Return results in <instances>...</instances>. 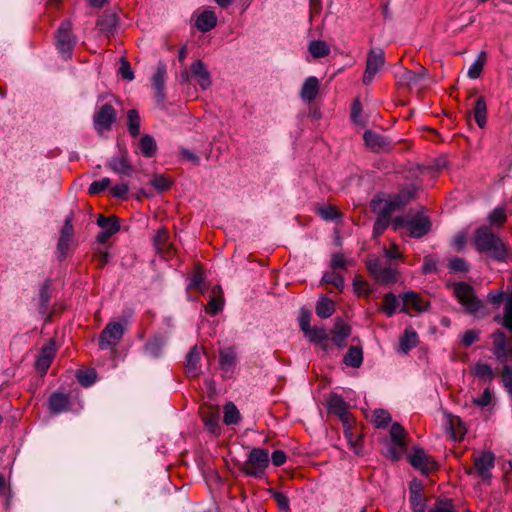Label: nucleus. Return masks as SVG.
<instances>
[{
    "label": "nucleus",
    "mask_w": 512,
    "mask_h": 512,
    "mask_svg": "<svg viewBox=\"0 0 512 512\" xmlns=\"http://www.w3.org/2000/svg\"><path fill=\"white\" fill-rule=\"evenodd\" d=\"M217 25V16L213 11L206 10L196 19L195 26L201 32H209Z\"/></svg>",
    "instance_id": "nucleus-28"
},
{
    "label": "nucleus",
    "mask_w": 512,
    "mask_h": 512,
    "mask_svg": "<svg viewBox=\"0 0 512 512\" xmlns=\"http://www.w3.org/2000/svg\"><path fill=\"white\" fill-rule=\"evenodd\" d=\"M502 325L512 331V292L506 298Z\"/></svg>",
    "instance_id": "nucleus-53"
},
{
    "label": "nucleus",
    "mask_w": 512,
    "mask_h": 512,
    "mask_svg": "<svg viewBox=\"0 0 512 512\" xmlns=\"http://www.w3.org/2000/svg\"><path fill=\"white\" fill-rule=\"evenodd\" d=\"M507 219L504 208H495L488 216L491 226L501 227Z\"/></svg>",
    "instance_id": "nucleus-49"
},
{
    "label": "nucleus",
    "mask_w": 512,
    "mask_h": 512,
    "mask_svg": "<svg viewBox=\"0 0 512 512\" xmlns=\"http://www.w3.org/2000/svg\"><path fill=\"white\" fill-rule=\"evenodd\" d=\"M119 18L116 13L104 12L97 20L98 29L106 34H112L118 25Z\"/></svg>",
    "instance_id": "nucleus-25"
},
{
    "label": "nucleus",
    "mask_w": 512,
    "mask_h": 512,
    "mask_svg": "<svg viewBox=\"0 0 512 512\" xmlns=\"http://www.w3.org/2000/svg\"><path fill=\"white\" fill-rule=\"evenodd\" d=\"M167 68L164 62H158L156 71L151 78L152 86L155 89V99L158 105L163 106L166 99L165 82Z\"/></svg>",
    "instance_id": "nucleus-11"
},
{
    "label": "nucleus",
    "mask_w": 512,
    "mask_h": 512,
    "mask_svg": "<svg viewBox=\"0 0 512 512\" xmlns=\"http://www.w3.org/2000/svg\"><path fill=\"white\" fill-rule=\"evenodd\" d=\"M119 73L121 74L122 78L126 80L132 81L134 79V73L130 63L125 58H121Z\"/></svg>",
    "instance_id": "nucleus-63"
},
{
    "label": "nucleus",
    "mask_w": 512,
    "mask_h": 512,
    "mask_svg": "<svg viewBox=\"0 0 512 512\" xmlns=\"http://www.w3.org/2000/svg\"><path fill=\"white\" fill-rule=\"evenodd\" d=\"M54 356H55V347L52 342L50 344L42 347L40 350L39 356L36 360V369L40 373L45 374L47 372V370L49 369Z\"/></svg>",
    "instance_id": "nucleus-20"
},
{
    "label": "nucleus",
    "mask_w": 512,
    "mask_h": 512,
    "mask_svg": "<svg viewBox=\"0 0 512 512\" xmlns=\"http://www.w3.org/2000/svg\"><path fill=\"white\" fill-rule=\"evenodd\" d=\"M311 342H321L328 339V334L324 328L311 327L310 331L304 333Z\"/></svg>",
    "instance_id": "nucleus-56"
},
{
    "label": "nucleus",
    "mask_w": 512,
    "mask_h": 512,
    "mask_svg": "<svg viewBox=\"0 0 512 512\" xmlns=\"http://www.w3.org/2000/svg\"><path fill=\"white\" fill-rule=\"evenodd\" d=\"M124 328L119 322H110L99 336V347L102 350L114 348L122 339Z\"/></svg>",
    "instance_id": "nucleus-9"
},
{
    "label": "nucleus",
    "mask_w": 512,
    "mask_h": 512,
    "mask_svg": "<svg viewBox=\"0 0 512 512\" xmlns=\"http://www.w3.org/2000/svg\"><path fill=\"white\" fill-rule=\"evenodd\" d=\"M449 269L453 272H467L469 270L468 264L462 258L455 257L449 261Z\"/></svg>",
    "instance_id": "nucleus-60"
},
{
    "label": "nucleus",
    "mask_w": 512,
    "mask_h": 512,
    "mask_svg": "<svg viewBox=\"0 0 512 512\" xmlns=\"http://www.w3.org/2000/svg\"><path fill=\"white\" fill-rule=\"evenodd\" d=\"M430 229V220L422 214L411 216L407 221V231L412 238H421L426 235Z\"/></svg>",
    "instance_id": "nucleus-16"
},
{
    "label": "nucleus",
    "mask_w": 512,
    "mask_h": 512,
    "mask_svg": "<svg viewBox=\"0 0 512 512\" xmlns=\"http://www.w3.org/2000/svg\"><path fill=\"white\" fill-rule=\"evenodd\" d=\"M201 351L197 345H194L186 356V369L189 375L196 377L199 374V362Z\"/></svg>",
    "instance_id": "nucleus-30"
},
{
    "label": "nucleus",
    "mask_w": 512,
    "mask_h": 512,
    "mask_svg": "<svg viewBox=\"0 0 512 512\" xmlns=\"http://www.w3.org/2000/svg\"><path fill=\"white\" fill-rule=\"evenodd\" d=\"M454 294L465 308L466 312L476 317H484L488 314L483 302L479 300L471 285L465 282L453 284Z\"/></svg>",
    "instance_id": "nucleus-3"
},
{
    "label": "nucleus",
    "mask_w": 512,
    "mask_h": 512,
    "mask_svg": "<svg viewBox=\"0 0 512 512\" xmlns=\"http://www.w3.org/2000/svg\"><path fill=\"white\" fill-rule=\"evenodd\" d=\"M398 306L399 301L393 293L390 292L385 294L382 311L386 314V316L392 317L395 314Z\"/></svg>",
    "instance_id": "nucleus-44"
},
{
    "label": "nucleus",
    "mask_w": 512,
    "mask_h": 512,
    "mask_svg": "<svg viewBox=\"0 0 512 512\" xmlns=\"http://www.w3.org/2000/svg\"><path fill=\"white\" fill-rule=\"evenodd\" d=\"M353 288L357 295L368 296L371 293L369 283L359 276L354 278Z\"/></svg>",
    "instance_id": "nucleus-55"
},
{
    "label": "nucleus",
    "mask_w": 512,
    "mask_h": 512,
    "mask_svg": "<svg viewBox=\"0 0 512 512\" xmlns=\"http://www.w3.org/2000/svg\"><path fill=\"white\" fill-rule=\"evenodd\" d=\"M373 422L377 428H384L391 422V415L387 410L376 409Z\"/></svg>",
    "instance_id": "nucleus-51"
},
{
    "label": "nucleus",
    "mask_w": 512,
    "mask_h": 512,
    "mask_svg": "<svg viewBox=\"0 0 512 512\" xmlns=\"http://www.w3.org/2000/svg\"><path fill=\"white\" fill-rule=\"evenodd\" d=\"M425 74L426 70L423 68L419 73L404 69L398 76V82L401 86H407L411 88L413 86H416L424 78Z\"/></svg>",
    "instance_id": "nucleus-31"
},
{
    "label": "nucleus",
    "mask_w": 512,
    "mask_h": 512,
    "mask_svg": "<svg viewBox=\"0 0 512 512\" xmlns=\"http://www.w3.org/2000/svg\"><path fill=\"white\" fill-rule=\"evenodd\" d=\"M128 118V131L132 137H137L140 134L141 119L137 110L130 109L127 112Z\"/></svg>",
    "instance_id": "nucleus-40"
},
{
    "label": "nucleus",
    "mask_w": 512,
    "mask_h": 512,
    "mask_svg": "<svg viewBox=\"0 0 512 512\" xmlns=\"http://www.w3.org/2000/svg\"><path fill=\"white\" fill-rule=\"evenodd\" d=\"M321 281L325 284H332L339 290H343L345 286L344 277L336 272H326Z\"/></svg>",
    "instance_id": "nucleus-46"
},
{
    "label": "nucleus",
    "mask_w": 512,
    "mask_h": 512,
    "mask_svg": "<svg viewBox=\"0 0 512 512\" xmlns=\"http://www.w3.org/2000/svg\"><path fill=\"white\" fill-rule=\"evenodd\" d=\"M363 139L366 146L374 151L387 150L390 148V143L386 137L371 130L364 132Z\"/></svg>",
    "instance_id": "nucleus-22"
},
{
    "label": "nucleus",
    "mask_w": 512,
    "mask_h": 512,
    "mask_svg": "<svg viewBox=\"0 0 512 512\" xmlns=\"http://www.w3.org/2000/svg\"><path fill=\"white\" fill-rule=\"evenodd\" d=\"M150 184L158 191H166L170 188L172 182L164 175H155Z\"/></svg>",
    "instance_id": "nucleus-57"
},
{
    "label": "nucleus",
    "mask_w": 512,
    "mask_h": 512,
    "mask_svg": "<svg viewBox=\"0 0 512 512\" xmlns=\"http://www.w3.org/2000/svg\"><path fill=\"white\" fill-rule=\"evenodd\" d=\"M493 347L492 352L500 363H506L509 359V346L507 338L503 331L497 330L492 334Z\"/></svg>",
    "instance_id": "nucleus-17"
},
{
    "label": "nucleus",
    "mask_w": 512,
    "mask_h": 512,
    "mask_svg": "<svg viewBox=\"0 0 512 512\" xmlns=\"http://www.w3.org/2000/svg\"><path fill=\"white\" fill-rule=\"evenodd\" d=\"M415 194L416 189L412 187L402 190L389 200H380L378 203H383V206L378 214L391 219L392 214L407 205L415 197Z\"/></svg>",
    "instance_id": "nucleus-7"
},
{
    "label": "nucleus",
    "mask_w": 512,
    "mask_h": 512,
    "mask_svg": "<svg viewBox=\"0 0 512 512\" xmlns=\"http://www.w3.org/2000/svg\"><path fill=\"white\" fill-rule=\"evenodd\" d=\"M108 167L118 174L130 175L133 172L126 151L121 152L119 156L112 157L108 162Z\"/></svg>",
    "instance_id": "nucleus-23"
},
{
    "label": "nucleus",
    "mask_w": 512,
    "mask_h": 512,
    "mask_svg": "<svg viewBox=\"0 0 512 512\" xmlns=\"http://www.w3.org/2000/svg\"><path fill=\"white\" fill-rule=\"evenodd\" d=\"M348 264V261L341 253H334L331 256L330 266L332 269H345Z\"/></svg>",
    "instance_id": "nucleus-61"
},
{
    "label": "nucleus",
    "mask_w": 512,
    "mask_h": 512,
    "mask_svg": "<svg viewBox=\"0 0 512 512\" xmlns=\"http://www.w3.org/2000/svg\"><path fill=\"white\" fill-rule=\"evenodd\" d=\"M495 466V455L490 451L482 452L474 457V467L467 470V474H477L483 484L490 485L492 470Z\"/></svg>",
    "instance_id": "nucleus-5"
},
{
    "label": "nucleus",
    "mask_w": 512,
    "mask_h": 512,
    "mask_svg": "<svg viewBox=\"0 0 512 512\" xmlns=\"http://www.w3.org/2000/svg\"><path fill=\"white\" fill-rule=\"evenodd\" d=\"M505 292L503 290H491L487 295V300L495 308H499L505 299Z\"/></svg>",
    "instance_id": "nucleus-59"
},
{
    "label": "nucleus",
    "mask_w": 512,
    "mask_h": 512,
    "mask_svg": "<svg viewBox=\"0 0 512 512\" xmlns=\"http://www.w3.org/2000/svg\"><path fill=\"white\" fill-rule=\"evenodd\" d=\"M405 435L404 428L399 423H394L390 429L391 440L399 447L404 446L403 437Z\"/></svg>",
    "instance_id": "nucleus-52"
},
{
    "label": "nucleus",
    "mask_w": 512,
    "mask_h": 512,
    "mask_svg": "<svg viewBox=\"0 0 512 512\" xmlns=\"http://www.w3.org/2000/svg\"><path fill=\"white\" fill-rule=\"evenodd\" d=\"M129 187L126 183L116 184L112 189L111 193L114 197L119 199H126L128 195Z\"/></svg>",
    "instance_id": "nucleus-64"
},
{
    "label": "nucleus",
    "mask_w": 512,
    "mask_h": 512,
    "mask_svg": "<svg viewBox=\"0 0 512 512\" xmlns=\"http://www.w3.org/2000/svg\"><path fill=\"white\" fill-rule=\"evenodd\" d=\"M366 266L372 277L381 285H392L397 282L398 271L392 264L383 263L377 258H370Z\"/></svg>",
    "instance_id": "nucleus-4"
},
{
    "label": "nucleus",
    "mask_w": 512,
    "mask_h": 512,
    "mask_svg": "<svg viewBox=\"0 0 512 512\" xmlns=\"http://www.w3.org/2000/svg\"><path fill=\"white\" fill-rule=\"evenodd\" d=\"M73 237V217L70 215L65 219L64 226L61 230V234L57 243V253L60 259H64L67 256L70 245L73 242Z\"/></svg>",
    "instance_id": "nucleus-13"
},
{
    "label": "nucleus",
    "mask_w": 512,
    "mask_h": 512,
    "mask_svg": "<svg viewBox=\"0 0 512 512\" xmlns=\"http://www.w3.org/2000/svg\"><path fill=\"white\" fill-rule=\"evenodd\" d=\"M318 92L319 80L314 76H310L305 80L300 95L303 100L312 102L316 99Z\"/></svg>",
    "instance_id": "nucleus-29"
},
{
    "label": "nucleus",
    "mask_w": 512,
    "mask_h": 512,
    "mask_svg": "<svg viewBox=\"0 0 512 512\" xmlns=\"http://www.w3.org/2000/svg\"><path fill=\"white\" fill-rule=\"evenodd\" d=\"M116 120V110L111 104L102 105L94 114L93 123L97 131L109 130Z\"/></svg>",
    "instance_id": "nucleus-12"
},
{
    "label": "nucleus",
    "mask_w": 512,
    "mask_h": 512,
    "mask_svg": "<svg viewBox=\"0 0 512 512\" xmlns=\"http://www.w3.org/2000/svg\"><path fill=\"white\" fill-rule=\"evenodd\" d=\"M384 64L385 57L383 50L380 48L371 49L366 59V68L362 78L363 84L369 85Z\"/></svg>",
    "instance_id": "nucleus-8"
},
{
    "label": "nucleus",
    "mask_w": 512,
    "mask_h": 512,
    "mask_svg": "<svg viewBox=\"0 0 512 512\" xmlns=\"http://www.w3.org/2000/svg\"><path fill=\"white\" fill-rule=\"evenodd\" d=\"M391 219L386 218L381 215H377V218L373 225V236L378 237L380 236L390 225Z\"/></svg>",
    "instance_id": "nucleus-54"
},
{
    "label": "nucleus",
    "mask_w": 512,
    "mask_h": 512,
    "mask_svg": "<svg viewBox=\"0 0 512 512\" xmlns=\"http://www.w3.org/2000/svg\"><path fill=\"white\" fill-rule=\"evenodd\" d=\"M308 50L314 58H323L329 55L330 48L320 40H313L309 43Z\"/></svg>",
    "instance_id": "nucleus-41"
},
{
    "label": "nucleus",
    "mask_w": 512,
    "mask_h": 512,
    "mask_svg": "<svg viewBox=\"0 0 512 512\" xmlns=\"http://www.w3.org/2000/svg\"><path fill=\"white\" fill-rule=\"evenodd\" d=\"M316 314L322 319L329 318L335 311V303L327 297H322L316 304Z\"/></svg>",
    "instance_id": "nucleus-36"
},
{
    "label": "nucleus",
    "mask_w": 512,
    "mask_h": 512,
    "mask_svg": "<svg viewBox=\"0 0 512 512\" xmlns=\"http://www.w3.org/2000/svg\"><path fill=\"white\" fill-rule=\"evenodd\" d=\"M97 224L102 229L97 235V241L101 244L106 243L111 236L120 230L119 219L116 216L105 217L99 215Z\"/></svg>",
    "instance_id": "nucleus-15"
},
{
    "label": "nucleus",
    "mask_w": 512,
    "mask_h": 512,
    "mask_svg": "<svg viewBox=\"0 0 512 512\" xmlns=\"http://www.w3.org/2000/svg\"><path fill=\"white\" fill-rule=\"evenodd\" d=\"M236 361V353L232 348H227L220 351L219 365L222 372H224L227 376L233 374L236 367Z\"/></svg>",
    "instance_id": "nucleus-24"
},
{
    "label": "nucleus",
    "mask_w": 512,
    "mask_h": 512,
    "mask_svg": "<svg viewBox=\"0 0 512 512\" xmlns=\"http://www.w3.org/2000/svg\"><path fill=\"white\" fill-rule=\"evenodd\" d=\"M429 512H456L451 500L439 501Z\"/></svg>",
    "instance_id": "nucleus-62"
},
{
    "label": "nucleus",
    "mask_w": 512,
    "mask_h": 512,
    "mask_svg": "<svg viewBox=\"0 0 512 512\" xmlns=\"http://www.w3.org/2000/svg\"><path fill=\"white\" fill-rule=\"evenodd\" d=\"M76 37L72 34V23L69 20L63 21L56 34V47L64 59L72 55Z\"/></svg>",
    "instance_id": "nucleus-6"
},
{
    "label": "nucleus",
    "mask_w": 512,
    "mask_h": 512,
    "mask_svg": "<svg viewBox=\"0 0 512 512\" xmlns=\"http://www.w3.org/2000/svg\"><path fill=\"white\" fill-rule=\"evenodd\" d=\"M70 400L68 395L63 393H53L49 397V409L53 414H60L69 409Z\"/></svg>",
    "instance_id": "nucleus-27"
},
{
    "label": "nucleus",
    "mask_w": 512,
    "mask_h": 512,
    "mask_svg": "<svg viewBox=\"0 0 512 512\" xmlns=\"http://www.w3.org/2000/svg\"><path fill=\"white\" fill-rule=\"evenodd\" d=\"M343 362L352 368H359L363 362L362 348L351 346L343 358Z\"/></svg>",
    "instance_id": "nucleus-34"
},
{
    "label": "nucleus",
    "mask_w": 512,
    "mask_h": 512,
    "mask_svg": "<svg viewBox=\"0 0 512 512\" xmlns=\"http://www.w3.org/2000/svg\"><path fill=\"white\" fill-rule=\"evenodd\" d=\"M403 307L401 311L407 312L408 308H412L415 311L423 312L428 308V303L424 302L417 293L409 291L401 295Z\"/></svg>",
    "instance_id": "nucleus-19"
},
{
    "label": "nucleus",
    "mask_w": 512,
    "mask_h": 512,
    "mask_svg": "<svg viewBox=\"0 0 512 512\" xmlns=\"http://www.w3.org/2000/svg\"><path fill=\"white\" fill-rule=\"evenodd\" d=\"M77 380L84 387L91 386L96 380V371L94 369L81 370L77 372Z\"/></svg>",
    "instance_id": "nucleus-50"
},
{
    "label": "nucleus",
    "mask_w": 512,
    "mask_h": 512,
    "mask_svg": "<svg viewBox=\"0 0 512 512\" xmlns=\"http://www.w3.org/2000/svg\"><path fill=\"white\" fill-rule=\"evenodd\" d=\"M409 501L413 512H425L426 498L423 494V486L418 481H412L409 487Z\"/></svg>",
    "instance_id": "nucleus-18"
},
{
    "label": "nucleus",
    "mask_w": 512,
    "mask_h": 512,
    "mask_svg": "<svg viewBox=\"0 0 512 512\" xmlns=\"http://www.w3.org/2000/svg\"><path fill=\"white\" fill-rule=\"evenodd\" d=\"M328 410L330 413L339 417L345 428H350V413L348 411V404L343 399V397L338 394H332L328 399Z\"/></svg>",
    "instance_id": "nucleus-14"
},
{
    "label": "nucleus",
    "mask_w": 512,
    "mask_h": 512,
    "mask_svg": "<svg viewBox=\"0 0 512 512\" xmlns=\"http://www.w3.org/2000/svg\"><path fill=\"white\" fill-rule=\"evenodd\" d=\"M269 493H270L271 497L277 503L278 508L282 512H289L290 511V500H289L288 496L285 493L280 492V491H276V490H273V489H270Z\"/></svg>",
    "instance_id": "nucleus-45"
},
{
    "label": "nucleus",
    "mask_w": 512,
    "mask_h": 512,
    "mask_svg": "<svg viewBox=\"0 0 512 512\" xmlns=\"http://www.w3.org/2000/svg\"><path fill=\"white\" fill-rule=\"evenodd\" d=\"M214 296L210 299L206 306V312L212 316L218 314L223 308V299L219 293H221V288L219 286H215L212 290Z\"/></svg>",
    "instance_id": "nucleus-38"
},
{
    "label": "nucleus",
    "mask_w": 512,
    "mask_h": 512,
    "mask_svg": "<svg viewBox=\"0 0 512 512\" xmlns=\"http://www.w3.org/2000/svg\"><path fill=\"white\" fill-rule=\"evenodd\" d=\"M51 298V281L47 279L41 286L39 292L40 310L45 311Z\"/></svg>",
    "instance_id": "nucleus-48"
},
{
    "label": "nucleus",
    "mask_w": 512,
    "mask_h": 512,
    "mask_svg": "<svg viewBox=\"0 0 512 512\" xmlns=\"http://www.w3.org/2000/svg\"><path fill=\"white\" fill-rule=\"evenodd\" d=\"M350 332V327L342 320H338L335 324L334 330L332 331V341L339 347L343 346L344 341L349 337Z\"/></svg>",
    "instance_id": "nucleus-35"
},
{
    "label": "nucleus",
    "mask_w": 512,
    "mask_h": 512,
    "mask_svg": "<svg viewBox=\"0 0 512 512\" xmlns=\"http://www.w3.org/2000/svg\"><path fill=\"white\" fill-rule=\"evenodd\" d=\"M471 373L478 379H481L483 381L492 382L495 378V372L492 368V366L488 363H484L481 361H478L475 363V365L471 368Z\"/></svg>",
    "instance_id": "nucleus-32"
},
{
    "label": "nucleus",
    "mask_w": 512,
    "mask_h": 512,
    "mask_svg": "<svg viewBox=\"0 0 512 512\" xmlns=\"http://www.w3.org/2000/svg\"><path fill=\"white\" fill-rule=\"evenodd\" d=\"M487 60V54L485 51H481L476 60L471 64L468 69L467 75L470 79H477L483 70V67Z\"/></svg>",
    "instance_id": "nucleus-39"
},
{
    "label": "nucleus",
    "mask_w": 512,
    "mask_h": 512,
    "mask_svg": "<svg viewBox=\"0 0 512 512\" xmlns=\"http://www.w3.org/2000/svg\"><path fill=\"white\" fill-rule=\"evenodd\" d=\"M418 343L417 333L412 329H406L400 341V348L404 353L414 348Z\"/></svg>",
    "instance_id": "nucleus-42"
},
{
    "label": "nucleus",
    "mask_w": 512,
    "mask_h": 512,
    "mask_svg": "<svg viewBox=\"0 0 512 512\" xmlns=\"http://www.w3.org/2000/svg\"><path fill=\"white\" fill-rule=\"evenodd\" d=\"M474 245L477 251L488 254L495 261L506 262L509 258V246L488 226L475 231Z\"/></svg>",
    "instance_id": "nucleus-1"
},
{
    "label": "nucleus",
    "mask_w": 512,
    "mask_h": 512,
    "mask_svg": "<svg viewBox=\"0 0 512 512\" xmlns=\"http://www.w3.org/2000/svg\"><path fill=\"white\" fill-rule=\"evenodd\" d=\"M193 76L196 77L200 87L205 90L212 84L210 73L202 60H196L191 65Z\"/></svg>",
    "instance_id": "nucleus-21"
},
{
    "label": "nucleus",
    "mask_w": 512,
    "mask_h": 512,
    "mask_svg": "<svg viewBox=\"0 0 512 512\" xmlns=\"http://www.w3.org/2000/svg\"><path fill=\"white\" fill-rule=\"evenodd\" d=\"M111 181L109 178H103L101 180H98V181H94L90 184L89 188H88V193L91 194V195H97L101 192H103L104 190H106L108 188V186L110 185Z\"/></svg>",
    "instance_id": "nucleus-58"
},
{
    "label": "nucleus",
    "mask_w": 512,
    "mask_h": 512,
    "mask_svg": "<svg viewBox=\"0 0 512 512\" xmlns=\"http://www.w3.org/2000/svg\"><path fill=\"white\" fill-rule=\"evenodd\" d=\"M269 463L268 449L253 448L249 452L246 461L240 465L239 470L246 476L262 479L266 475Z\"/></svg>",
    "instance_id": "nucleus-2"
},
{
    "label": "nucleus",
    "mask_w": 512,
    "mask_h": 512,
    "mask_svg": "<svg viewBox=\"0 0 512 512\" xmlns=\"http://www.w3.org/2000/svg\"><path fill=\"white\" fill-rule=\"evenodd\" d=\"M474 119L480 128L485 127L487 122V107L483 97H478L473 109Z\"/></svg>",
    "instance_id": "nucleus-37"
},
{
    "label": "nucleus",
    "mask_w": 512,
    "mask_h": 512,
    "mask_svg": "<svg viewBox=\"0 0 512 512\" xmlns=\"http://www.w3.org/2000/svg\"><path fill=\"white\" fill-rule=\"evenodd\" d=\"M138 149L144 157H153L157 151V144L155 139L151 135H143L139 140Z\"/></svg>",
    "instance_id": "nucleus-33"
},
{
    "label": "nucleus",
    "mask_w": 512,
    "mask_h": 512,
    "mask_svg": "<svg viewBox=\"0 0 512 512\" xmlns=\"http://www.w3.org/2000/svg\"><path fill=\"white\" fill-rule=\"evenodd\" d=\"M166 343L167 338L165 336L155 335L146 342L144 352L150 357L157 358L161 355Z\"/></svg>",
    "instance_id": "nucleus-26"
},
{
    "label": "nucleus",
    "mask_w": 512,
    "mask_h": 512,
    "mask_svg": "<svg viewBox=\"0 0 512 512\" xmlns=\"http://www.w3.org/2000/svg\"><path fill=\"white\" fill-rule=\"evenodd\" d=\"M409 462L414 468L421 470L424 474H428L438 468L436 460L419 447L414 448L413 453L409 457Z\"/></svg>",
    "instance_id": "nucleus-10"
},
{
    "label": "nucleus",
    "mask_w": 512,
    "mask_h": 512,
    "mask_svg": "<svg viewBox=\"0 0 512 512\" xmlns=\"http://www.w3.org/2000/svg\"><path fill=\"white\" fill-rule=\"evenodd\" d=\"M203 420L209 432L216 434L219 429V411L204 413Z\"/></svg>",
    "instance_id": "nucleus-47"
},
{
    "label": "nucleus",
    "mask_w": 512,
    "mask_h": 512,
    "mask_svg": "<svg viewBox=\"0 0 512 512\" xmlns=\"http://www.w3.org/2000/svg\"><path fill=\"white\" fill-rule=\"evenodd\" d=\"M240 420V412L236 405L229 402L224 407V423L226 425L237 424Z\"/></svg>",
    "instance_id": "nucleus-43"
}]
</instances>
